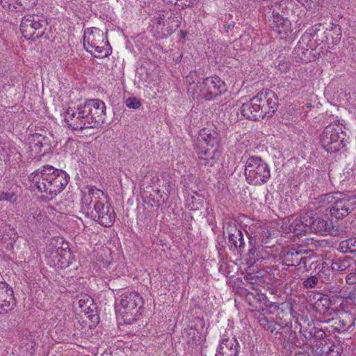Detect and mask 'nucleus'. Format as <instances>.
Instances as JSON below:
<instances>
[{
    "instance_id": "19",
    "label": "nucleus",
    "mask_w": 356,
    "mask_h": 356,
    "mask_svg": "<svg viewBox=\"0 0 356 356\" xmlns=\"http://www.w3.org/2000/svg\"><path fill=\"white\" fill-rule=\"evenodd\" d=\"M239 343L232 336L223 335L216 356H238Z\"/></svg>"
},
{
    "instance_id": "30",
    "label": "nucleus",
    "mask_w": 356,
    "mask_h": 356,
    "mask_svg": "<svg viewBox=\"0 0 356 356\" xmlns=\"http://www.w3.org/2000/svg\"><path fill=\"white\" fill-rule=\"evenodd\" d=\"M229 246L230 250H241L244 248L245 243L243 234L240 229L234 227L232 232L229 233Z\"/></svg>"
},
{
    "instance_id": "55",
    "label": "nucleus",
    "mask_w": 356,
    "mask_h": 356,
    "mask_svg": "<svg viewBox=\"0 0 356 356\" xmlns=\"http://www.w3.org/2000/svg\"><path fill=\"white\" fill-rule=\"evenodd\" d=\"M231 26H232V27H233V26H234V25H233V24H232V25H230V24H229V25H228V26H227V28H228V29H230V28H231Z\"/></svg>"
},
{
    "instance_id": "16",
    "label": "nucleus",
    "mask_w": 356,
    "mask_h": 356,
    "mask_svg": "<svg viewBox=\"0 0 356 356\" xmlns=\"http://www.w3.org/2000/svg\"><path fill=\"white\" fill-rule=\"evenodd\" d=\"M221 137L216 128H203L200 130L195 145L220 147Z\"/></svg>"
},
{
    "instance_id": "38",
    "label": "nucleus",
    "mask_w": 356,
    "mask_h": 356,
    "mask_svg": "<svg viewBox=\"0 0 356 356\" xmlns=\"http://www.w3.org/2000/svg\"><path fill=\"white\" fill-rule=\"evenodd\" d=\"M38 0H19L17 7V16L22 15L24 12L33 8L37 3Z\"/></svg>"
},
{
    "instance_id": "49",
    "label": "nucleus",
    "mask_w": 356,
    "mask_h": 356,
    "mask_svg": "<svg viewBox=\"0 0 356 356\" xmlns=\"http://www.w3.org/2000/svg\"><path fill=\"white\" fill-rule=\"evenodd\" d=\"M294 356H310L308 352L306 351H297L295 353Z\"/></svg>"
},
{
    "instance_id": "26",
    "label": "nucleus",
    "mask_w": 356,
    "mask_h": 356,
    "mask_svg": "<svg viewBox=\"0 0 356 356\" xmlns=\"http://www.w3.org/2000/svg\"><path fill=\"white\" fill-rule=\"evenodd\" d=\"M56 254L58 264L61 268H66L71 264L73 257L67 243L63 244L60 248H58Z\"/></svg>"
},
{
    "instance_id": "53",
    "label": "nucleus",
    "mask_w": 356,
    "mask_h": 356,
    "mask_svg": "<svg viewBox=\"0 0 356 356\" xmlns=\"http://www.w3.org/2000/svg\"><path fill=\"white\" fill-rule=\"evenodd\" d=\"M180 33H181L182 37L184 38L185 35H186V33L184 31H182V30L180 31Z\"/></svg>"
},
{
    "instance_id": "25",
    "label": "nucleus",
    "mask_w": 356,
    "mask_h": 356,
    "mask_svg": "<svg viewBox=\"0 0 356 356\" xmlns=\"http://www.w3.org/2000/svg\"><path fill=\"white\" fill-rule=\"evenodd\" d=\"M323 24H318L313 26L310 29L306 31L304 34H307L309 35V40L312 41L314 37H316L315 40H321V42H329L328 35H330L332 32V29H325Z\"/></svg>"
},
{
    "instance_id": "17",
    "label": "nucleus",
    "mask_w": 356,
    "mask_h": 356,
    "mask_svg": "<svg viewBox=\"0 0 356 356\" xmlns=\"http://www.w3.org/2000/svg\"><path fill=\"white\" fill-rule=\"evenodd\" d=\"M307 253V250L302 249L301 246L292 248L284 251L282 254L283 263L289 266H307V257L303 254Z\"/></svg>"
},
{
    "instance_id": "44",
    "label": "nucleus",
    "mask_w": 356,
    "mask_h": 356,
    "mask_svg": "<svg viewBox=\"0 0 356 356\" xmlns=\"http://www.w3.org/2000/svg\"><path fill=\"white\" fill-rule=\"evenodd\" d=\"M126 106L129 108L137 109L141 106V103L136 97H129L126 100Z\"/></svg>"
},
{
    "instance_id": "37",
    "label": "nucleus",
    "mask_w": 356,
    "mask_h": 356,
    "mask_svg": "<svg viewBox=\"0 0 356 356\" xmlns=\"http://www.w3.org/2000/svg\"><path fill=\"white\" fill-rule=\"evenodd\" d=\"M332 305V300L326 295H321L315 302V308L319 312L327 311Z\"/></svg>"
},
{
    "instance_id": "47",
    "label": "nucleus",
    "mask_w": 356,
    "mask_h": 356,
    "mask_svg": "<svg viewBox=\"0 0 356 356\" xmlns=\"http://www.w3.org/2000/svg\"><path fill=\"white\" fill-rule=\"evenodd\" d=\"M346 282L348 284H356V273H350L346 277Z\"/></svg>"
},
{
    "instance_id": "52",
    "label": "nucleus",
    "mask_w": 356,
    "mask_h": 356,
    "mask_svg": "<svg viewBox=\"0 0 356 356\" xmlns=\"http://www.w3.org/2000/svg\"><path fill=\"white\" fill-rule=\"evenodd\" d=\"M35 146H38L39 147H42L43 146L42 141L40 140L35 143Z\"/></svg>"
},
{
    "instance_id": "21",
    "label": "nucleus",
    "mask_w": 356,
    "mask_h": 356,
    "mask_svg": "<svg viewBox=\"0 0 356 356\" xmlns=\"http://www.w3.org/2000/svg\"><path fill=\"white\" fill-rule=\"evenodd\" d=\"M270 26L281 39H286L293 31L290 20L284 16L274 15Z\"/></svg>"
},
{
    "instance_id": "11",
    "label": "nucleus",
    "mask_w": 356,
    "mask_h": 356,
    "mask_svg": "<svg viewBox=\"0 0 356 356\" xmlns=\"http://www.w3.org/2000/svg\"><path fill=\"white\" fill-rule=\"evenodd\" d=\"M47 23L42 15L30 14L25 15L21 21L20 31L26 40L35 41L44 36Z\"/></svg>"
},
{
    "instance_id": "33",
    "label": "nucleus",
    "mask_w": 356,
    "mask_h": 356,
    "mask_svg": "<svg viewBox=\"0 0 356 356\" xmlns=\"http://www.w3.org/2000/svg\"><path fill=\"white\" fill-rule=\"evenodd\" d=\"M337 250L342 253H356V238L342 241Z\"/></svg>"
},
{
    "instance_id": "42",
    "label": "nucleus",
    "mask_w": 356,
    "mask_h": 356,
    "mask_svg": "<svg viewBox=\"0 0 356 356\" xmlns=\"http://www.w3.org/2000/svg\"><path fill=\"white\" fill-rule=\"evenodd\" d=\"M300 334L301 337H302L305 339L303 340L302 344L307 343L308 342H310L311 343H313V330L312 327H311L309 330H300Z\"/></svg>"
},
{
    "instance_id": "41",
    "label": "nucleus",
    "mask_w": 356,
    "mask_h": 356,
    "mask_svg": "<svg viewBox=\"0 0 356 356\" xmlns=\"http://www.w3.org/2000/svg\"><path fill=\"white\" fill-rule=\"evenodd\" d=\"M313 330V343H317L318 341H321L320 343L323 345V341H325L324 339L326 336L325 332L320 328L312 327Z\"/></svg>"
},
{
    "instance_id": "32",
    "label": "nucleus",
    "mask_w": 356,
    "mask_h": 356,
    "mask_svg": "<svg viewBox=\"0 0 356 356\" xmlns=\"http://www.w3.org/2000/svg\"><path fill=\"white\" fill-rule=\"evenodd\" d=\"M149 188L153 191L152 193H149V195H147V191L143 192V197H145V202L150 204L151 207H153L154 204L156 206H160L161 204L164 203L165 200L162 199V195H161V192L159 190H153L152 187Z\"/></svg>"
},
{
    "instance_id": "8",
    "label": "nucleus",
    "mask_w": 356,
    "mask_h": 356,
    "mask_svg": "<svg viewBox=\"0 0 356 356\" xmlns=\"http://www.w3.org/2000/svg\"><path fill=\"white\" fill-rule=\"evenodd\" d=\"M244 175L250 185L258 186L267 183L270 177L268 165L260 156H250L245 165Z\"/></svg>"
},
{
    "instance_id": "23",
    "label": "nucleus",
    "mask_w": 356,
    "mask_h": 356,
    "mask_svg": "<svg viewBox=\"0 0 356 356\" xmlns=\"http://www.w3.org/2000/svg\"><path fill=\"white\" fill-rule=\"evenodd\" d=\"M307 222L309 223L310 232L321 235L333 234L334 228L332 222L321 218L309 217Z\"/></svg>"
},
{
    "instance_id": "4",
    "label": "nucleus",
    "mask_w": 356,
    "mask_h": 356,
    "mask_svg": "<svg viewBox=\"0 0 356 356\" xmlns=\"http://www.w3.org/2000/svg\"><path fill=\"white\" fill-rule=\"evenodd\" d=\"M227 86L218 76L201 78L197 83H190L188 92L210 101L225 93Z\"/></svg>"
},
{
    "instance_id": "34",
    "label": "nucleus",
    "mask_w": 356,
    "mask_h": 356,
    "mask_svg": "<svg viewBox=\"0 0 356 356\" xmlns=\"http://www.w3.org/2000/svg\"><path fill=\"white\" fill-rule=\"evenodd\" d=\"M188 343L192 344H199L202 341L200 332L195 327H191L184 330Z\"/></svg>"
},
{
    "instance_id": "6",
    "label": "nucleus",
    "mask_w": 356,
    "mask_h": 356,
    "mask_svg": "<svg viewBox=\"0 0 356 356\" xmlns=\"http://www.w3.org/2000/svg\"><path fill=\"white\" fill-rule=\"evenodd\" d=\"M327 125L320 135L321 146L327 152L335 153L345 147L347 143L346 127L339 120Z\"/></svg>"
},
{
    "instance_id": "50",
    "label": "nucleus",
    "mask_w": 356,
    "mask_h": 356,
    "mask_svg": "<svg viewBox=\"0 0 356 356\" xmlns=\"http://www.w3.org/2000/svg\"><path fill=\"white\" fill-rule=\"evenodd\" d=\"M188 1L186 0L185 3H181V4H178L179 6H180L182 9H185L188 7H192L191 4L187 3Z\"/></svg>"
},
{
    "instance_id": "24",
    "label": "nucleus",
    "mask_w": 356,
    "mask_h": 356,
    "mask_svg": "<svg viewBox=\"0 0 356 356\" xmlns=\"http://www.w3.org/2000/svg\"><path fill=\"white\" fill-rule=\"evenodd\" d=\"M166 15L167 18L165 22H163V27L161 28V31L163 35H169L180 26L181 17L170 11H167Z\"/></svg>"
},
{
    "instance_id": "9",
    "label": "nucleus",
    "mask_w": 356,
    "mask_h": 356,
    "mask_svg": "<svg viewBox=\"0 0 356 356\" xmlns=\"http://www.w3.org/2000/svg\"><path fill=\"white\" fill-rule=\"evenodd\" d=\"M327 200L332 203L330 212L332 217L339 220L356 210V194L348 195L337 191L326 194Z\"/></svg>"
},
{
    "instance_id": "31",
    "label": "nucleus",
    "mask_w": 356,
    "mask_h": 356,
    "mask_svg": "<svg viewBox=\"0 0 356 356\" xmlns=\"http://www.w3.org/2000/svg\"><path fill=\"white\" fill-rule=\"evenodd\" d=\"M353 264L356 265V260L351 257L344 256L342 258H337L332 260L331 268L336 271H345L348 270Z\"/></svg>"
},
{
    "instance_id": "13",
    "label": "nucleus",
    "mask_w": 356,
    "mask_h": 356,
    "mask_svg": "<svg viewBox=\"0 0 356 356\" xmlns=\"http://www.w3.org/2000/svg\"><path fill=\"white\" fill-rule=\"evenodd\" d=\"M64 117L68 127L72 130L82 131L86 129H92L81 104L76 109L68 108L65 112Z\"/></svg>"
},
{
    "instance_id": "14",
    "label": "nucleus",
    "mask_w": 356,
    "mask_h": 356,
    "mask_svg": "<svg viewBox=\"0 0 356 356\" xmlns=\"http://www.w3.org/2000/svg\"><path fill=\"white\" fill-rule=\"evenodd\" d=\"M195 150L198 156L200 165L208 167L213 166L222 154L220 147L195 145Z\"/></svg>"
},
{
    "instance_id": "43",
    "label": "nucleus",
    "mask_w": 356,
    "mask_h": 356,
    "mask_svg": "<svg viewBox=\"0 0 356 356\" xmlns=\"http://www.w3.org/2000/svg\"><path fill=\"white\" fill-rule=\"evenodd\" d=\"M17 200V195L15 193L1 192L0 193V202L7 201L10 202H15Z\"/></svg>"
},
{
    "instance_id": "51",
    "label": "nucleus",
    "mask_w": 356,
    "mask_h": 356,
    "mask_svg": "<svg viewBox=\"0 0 356 356\" xmlns=\"http://www.w3.org/2000/svg\"><path fill=\"white\" fill-rule=\"evenodd\" d=\"M299 3H304V2H313L315 3H318L319 2V0H297Z\"/></svg>"
},
{
    "instance_id": "22",
    "label": "nucleus",
    "mask_w": 356,
    "mask_h": 356,
    "mask_svg": "<svg viewBox=\"0 0 356 356\" xmlns=\"http://www.w3.org/2000/svg\"><path fill=\"white\" fill-rule=\"evenodd\" d=\"M310 42L309 35L303 34L302 35L293 51V55L296 58L305 62L310 60V56L308 55L311 54L309 49H312V46L309 44Z\"/></svg>"
},
{
    "instance_id": "36",
    "label": "nucleus",
    "mask_w": 356,
    "mask_h": 356,
    "mask_svg": "<svg viewBox=\"0 0 356 356\" xmlns=\"http://www.w3.org/2000/svg\"><path fill=\"white\" fill-rule=\"evenodd\" d=\"M342 352V348L339 345H336L330 342L329 344H325L321 348L320 353L326 356H339Z\"/></svg>"
},
{
    "instance_id": "1",
    "label": "nucleus",
    "mask_w": 356,
    "mask_h": 356,
    "mask_svg": "<svg viewBox=\"0 0 356 356\" xmlns=\"http://www.w3.org/2000/svg\"><path fill=\"white\" fill-rule=\"evenodd\" d=\"M29 179L35 184L40 192L54 197L65 188L70 176L63 170L47 165L32 172L29 176Z\"/></svg>"
},
{
    "instance_id": "28",
    "label": "nucleus",
    "mask_w": 356,
    "mask_h": 356,
    "mask_svg": "<svg viewBox=\"0 0 356 356\" xmlns=\"http://www.w3.org/2000/svg\"><path fill=\"white\" fill-rule=\"evenodd\" d=\"M294 8V3L289 0H281L275 2L273 6V17L274 15L289 17L292 15Z\"/></svg>"
},
{
    "instance_id": "45",
    "label": "nucleus",
    "mask_w": 356,
    "mask_h": 356,
    "mask_svg": "<svg viewBox=\"0 0 356 356\" xmlns=\"http://www.w3.org/2000/svg\"><path fill=\"white\" fill-rule=\"evenodd\" d=\"M318 279L316 276H311V277L307 278L303 282V286L307 289L314 288L318 284Z\"/></svg>"
},
{
    "instance_id": "12",
    "label": "nucleus",
    "mask_w": 356,
    "mask_h": 356,
    "mask_svg": "<svg viewBox=\"0 0 356 356\" xmlns=\"http://www.w3.org/2000/svg\"><path fill=\"white\" fill-rule=\"evenodd\" d=\"M81 106L92 129L97 128L104 123L106 105L103 101L99 99H88Z\"/></svg>"
},
{
    "instance_id": "29",
    "label": "nucleus",
    "mask_w": 356,
    "mask_h": 356,
    "mask_svg": "<svg viewBox=\"0 0 356 356\" xmlns=\"http://www.w3.org/2000/svg\"><path fill=\"white\" fill-rule=\"evenodd\" d=\"M308 218V216H304L299 220H295L289 225V232H293L296 236L306 234L310 232L309 223L307 222Z\"/></svg>"
},
{
    "instance_id": "5",
    "label": "nucleus",
    "mask_w": 356,
    "mask_h": 356,
    "mask_svg": "<svg viewBox=\"0 0 356 356\" xmlns=\"http://www.w3.org/2000/svg\"><path fill=\"white\" fill-rule=\"evenodd\" d=\"M104 33L98 28L91 27L84 31L83 47L86 51L94 57L104 58L112 53L111 47L108 40L104 42Z\"/></svg>"
},
{
    "instance_id": "2",
    "label": "nucleus",
    "mask_w": 356,
    "mask_h": 356,
    "mask_svg": "<svg viewBox=\"0 0 356 356\" xmlns=\"http://www.w3.org/2000/svg\"><path fill=\"white\" fill-rule=\"evenodd\" d=\"M278 97L272 90L261 91L242 104L241 112L248 120L259 121L271 118L278 107Z\"/></svg>"
},
{
    "instance_id": "54",
    "label": "nucleus",
    "mask_w": 356,
    "mask_h": 356,
    "mask_svg": "<svg viewBox=\"0 0 356 356\" xmlns=\"http://www.w3.org/2000/svg\"><path fill=\"white\" fill-rule=\"evenodd\" d=\"M194 1H195V0H191L188 4H191L193 6L194 4Z\"/></svg>"
},
{
    "instance_id": "15",
    "label": "nucleus",
    "mask_w": 356,
    "mask_h": 356,
    "mask_svg": "<svg viewBox=\"0 0 356 356\" xmlns=\"http://www.w3.org/2000/svg\"><path fill=\"white\" fill-rule=\"evenodd\" d=\"M16 305L13 288L6 282H0V314H6Z\"/></svg>"
},
{
    "instance_id": "27",
    "label": "nucleus",
    "mask_w": 356,
    "mask_h": 356,
    "mask_svg": "<svg viewBox=\"0 0 356 356\" xmlns=\"http://www.w3.org/2000/svg\"><path fill=\"white\" fill-rule=\"evenodd\" d=\"M79 307L81 311L86 314L88 315V317L93 321H97L99 316L97 315L96 308L97 307L94 304L93 299L89 296H85L80 299L79 301Z\"/></svg>"
},
{
    "instance_id": "7",
    "label": "nucleus",
    "mask_w": 356,
    "mask_h": 356,
    "mask_svg": "<svg viewBox=\"0 0 356 356\" xmlns=\"http://www.w3.org/2000/svg\"><path fill=\"white\" fill-rule=\"evenodd\" d=\"M144 302L139 293L133 291H126L120 297V303L117 309L122 316L125 323L131 324L136 321L140 314Z\"/></svg>"
},
{
    "instance_id": "40",
    "label": "nucleus",
    "mask_w": 356,
    "mask_h": 356,
    "mask_svg": "<svg viewBox=\"0 0 356 356\" xmlns=\"http://www.w3.org/2000/svg\"><path fill=\"white\" fill-rule=\"evenodd\" d=\"M166 17V12L164 10L156 13L154 16L152 22L154 24L156 25V28L157 30L161 31V28L163 27V22H165Z\"/></svg>"
},
{
    "instance_id": "10",
    "label": "nucleus",
    "mask_w": 356,
    "mask_h": 356,
    "mask_svg": "<svg viewBox=\"0 0 356 356\" xmlns=\"http://www.w3.org/2000/svg\"><path fill=\"white\" fill-rule=\"evenodd\" d=\"M259 323L265 330H269L270 332H275V337L278 339L282 344L283 348L286 350V354H291V348L294 346L298 347L299 344L295 342L296 334L293 332L291 327L288 325L281 326L273 321L269 320L266 316L258 318Z\"/></svg>"
},
{
    "instance_id": "46",
    "label": "nucleus",
    "mask_w": 356,
    "mask_h": 356,
    "mask_svg": "<svg viewBox=\"0 0 356 356\" xmlns=\"http://www.w3.org/2000/svg\"><path fill=\"white\" fill-rule=\"evenodd\" d=\"M278 70L282 73H286L290 69V64L289 62L285 60H280L277 65Z\"/></svg>"
},
{
    "instance_id": "39",
    "label": "nucleus",
    "mask_w": 356,
    "mask_h": 356,
    "mask_svg": "<svg viewBox=\"0 0 356 356\" xmlns=\"http://www.w3.org/2000/svg\"><path fill=\"white\" fill-rule=\"evenodd\" d=\"M19 0H0V3L3 8L13 13H17Z\"/></svg>"
},
{
    "instance_id": "20",
    "label": "nucleus",
    "mask_w": 356,
    "mask_h": 356,
    "mask_svg": "<svg viewBox=\"0 0 356 356\" xmlns=\"http://www.w3.org/2000/svg\"><path fill=\"white\" fill-rule=\"evenodd\" d=\"M333 330L337 333L353 332L356 327V316L350 312L341 314L339 318L334 321Z\"/></svg>"
},
{
    "instance_id": "18",
    "label": "nucleus",
    "mask_w": 356,
    "mask_h": 356,
    "mask_svg": "<svg viewBox=\"0 0 356 356\" xmlns=\"http://www.w3.org/2000/svg\"><path fill=\"white\" fill-rule=\"evenodd\" d=\"M245 300L252 307L257 310L264 311L267 308L278 307L277 303L269 301L265 294L259 293L258 290L255 289L247 293Z\"/></svg>"
},
{
    "instance_id": "3",
    "label": "nucleus",
    "mask_w": 356,
    "mask_h": 356,
    "mask_svg": "<svg viewBox=\"0 0 356 356\" xmlns=\"http://www.w3.org/2000/svg\"><path fill=\"white\" fill-rule=\"evenodd\" d=\"M94 190L90 189L88 194L82 198L81 209L85 215L97 222L102 226L111 227L115 222L116 214L114 209L108 203L93 199Z\"/></svg>"
},
{
    "instance_id": "48",
    "label": "nucleus",
    "mask_w": 356,
    "mask_h": 356,
    "mask_svg": "<svg viewBox=\"0 0 356 356\" xmlns=\"http://www.w3.org/2000/svg\"><path fill=\"white\" fill-rule=\"evenodd\" d=\"M256 253V250L253 248H250L249 250H248V254H249V257H250V260H253V262L255 261V258H254V254Z\"/></svg>"
},
{
    "instance_id": "35",
    "label": "nucleus",
    "mask_w": 356,
    "mask_h": 356,
    "mask_svg": "<svg viewBox=\"0 0 356 356\" xmlns=\"http://www.w3.org/2000/svg\"><path fill=\"white\" fill-rule=\"evenodd\" d=\"M338 293L339 294H336L332 297L341 298L343 299V301L341 303V307L342 308L348 304H354L356 302V291L355 290L350 291L348 293L340 291Z\"/></svg>"
}]
</instances>
